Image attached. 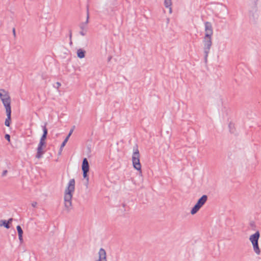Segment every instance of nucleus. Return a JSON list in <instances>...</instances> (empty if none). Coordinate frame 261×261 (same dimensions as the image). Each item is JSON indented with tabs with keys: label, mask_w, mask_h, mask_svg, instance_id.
Wrapping results in <instances>:
<instances>
[{
	"label": "nucleus",
	"mask_w": 261,
	"mask_h": 261,
	"mask_svg": "<svg viewBox=\"0 0 261 261\" xmlns=\"http://www.w3.org/2000/svg\"><path fill=\"white\" fill-rule=\"evenodd\" d=\"M204 31L205 35L203 38L202 42L203 44V49L204 55V62L206 63L208 56L212 46V36L213 34V27L210 22L205 21L204 22Z\"/></svg>",
	"instance_id": "f257e3e1"
},
{
	"label": "nucleus",
	"mask_w": 261,
	"mask_h": 261,
	"mask_svg": "<svg viewBox=\"0 0 261 261\" xmlns=\"http://www.w3.org/2000/svg\"><path fill=\"white\" fill-rule=\"evenodd\" d=\"M75 180L72 178L69 180L64 194V206L68 212L72 208V198L75 190Z\"/></svg>",
	"instance_id": "f03ea898"
},
{
	"label": "nucleus",
	"mask_w": 261,
	"mask_h": 261,
	"mask_svg": "<svg viewBox=\"0 0 261 261\" xmlns=\"http://www.w3.org/2000/svg\"><path fill=\"white\" fill-rule=\"evenodd\" d=\"M260 237V233L257 231L255 233L251 235L249 237V240L251 242L253 246V249L255 253L259 255L260 251L258 246V240Z\"/></svg>",
	"instance_id": "7ed1b4c3"
},
{
	"label": "nucleus",
	"mask_w": 261,
	"mask_h": 261,
	"mask_svg": "<svg viewBox=\"0 0 261 261\" xmlns=\"http://www.w3.org/2000/svg\"><path fill=\"white\" fill-rule=\"evenodd\" d=\"M132 162L133 167L138 171L141 170V165L140 162V153L139 150L136 146L134 148V152L132 155Z\"/></svg>",
	"instance_id": "20e7f679"
},
{
	"label": "nucleus",
	"mask_w": 261,
	"mask_h": 261,
	"mask_svg": "<svg viewBox=\"0 0 261 261\" xmlns=\"http://www.w3.org/2000/svg\"><path fill=\"white\" fill-rule=\"evenodd\" d=\"M0 98L6 109H10L11 99L9 92L4 89H0Z\"/></svg>",
	"instance_id": "39448f33"
},
{
	"label": "nucleus",
	"mask_w": 261,
	"mask_h": 261,
	"mask_svg": "<svg viewBox=\"0 0 261 261\" xmlns=\"http://www.w3.org/2000/svg\"><path fill=\"white\" fill-rule=\"evenodd\" d=\"M89 7L87 6V17H86V20L85 22H82L80 24V28L81 29V30H86L87 31V25L89 23Z\"/></svg>",
	"instance_id": "423d86ee"
},
{
	"label": "nucleus",
	"mask_w": 261,
	"mask_h": 261,
	"mask_svg": "<svg viewBox=\"0 0 261 261\" xmlns=\"http://www.w3.org/2000/svg\"><path fill=\"white\" fill-rule=\"evenodd\" d=\"M44 145L45 144H41L40 143H39V144L38 145L37 149V153L36 155V158L40 159V158H42L43 154L44 153V151H43V148H42L43 146H44Z\"/></svg>",
	"instance_id": "0eeeda50"
},
{
	"label": "nucleus",
	"mask_w": 261,
	"mask_h": 261,
	"mask_svg": "<svg viewBox=\"0 0 261 261\" xmlns=\"http://www.w3.org/2000/svg\"><path fill=\"white\" fill-rule=\"evenodd\" d=\"M99 259L97 261H107L106 252L104 249L100 248L99 251Z\"/></svg>",
	"instance_id": "6e6552de"
},
{
	"label": "nucleus",
	"mask_w": 261,
	"mask_h": 261,
	"mask_svg": "<svg viewBox=\"0 0 261 261\" xmlns=\"http://www.w3.org/2000/svg\"><path fill=\"white\" fill-rule=\"evenodd\" d=\"M207 199V196L206 195H203L201 197H200L196 204L198 205L199 206L201 207L206 202V200Z\"/></svg>",
	"instance_id": "1a4fd4ad"
},
{
	"label": "nucleus",
	"mask_w": 261,
	"mask_h": 261,
	"mask_svg": "<svg viewBox=\"0 0 261 261\" xmlns=\"http://www.w3.org/2000/svg\"><path fill=\"white\" fill-rule=\"evenodd\" d=\"M6 114H7V118L5 122V124L7 126H10V121L11 120V109H6Z\"/></svg>",
	"instance_id": "9d476101"
},
{
	"label": "nucleus",
	"mask_w": 261,
	"mask_h": 261,
	"mask_svg": "<svg viewBox=\"0 0 261 261\" xmlns=\"http://www.w3.org/2000/svg\"><path fill=\"white\" fill-rule=\"evenodd\" d=\"M82 171H89V165L88 162V160L86 158H84L83 161L82 166Z\"/></svg>",
	"instance_id": "9b49d317"
},
{
	"label": "nucleus",
	"mask_w": 261,
	"mask_h": 261,
	"mask_svg": "<svg viewBox=\"0 0 261 261\" xmlns=\"http://www.w3.org/2000/svg\"><path fill=\"white\" fill-rule=\"evenodd\" d=\"M164 5L165 6L169 9V13H172V1L171 0H164Z\"/></svg>",
	"instance_id": "f8f14e48"
},
{
	"label": "nucleus",
	"mask_w": 261,
	"mask_h": 261,
	"mask_svg": "<svg viewBox=\"0 0 261 261\" xmlns=\"http://www.w3.org/2000/svg\"><path fill=\"white\" fill-rule=\"evenodd\" d=\"M85 53L86 52L85 50L81 48H80L77 50V56L79 58L82 59L85 57Z\"/></svg>",
	"instance_id": "ddd939ff"
},
{
	"label": "nucleus",
	"mask_w": 261,
	"mask_h": 261,
	"mask_svg": "<svg viewBox=\"0 0 261 261\" xmlns=\"http://www.w3.org/2000/svg\"><path fill=\"white\" fill-rule=\"evenodd\" d=\"M201 207L198 205L195 204L191 211V213L192 215L196 214Z\"/></svg>",
	"instance_id": "4468645a"
},
{
	"label": "nucleus",
	"mask_w": 261,
	"mask_h": 261,
	"mask_svg": "<svg viewBox=\"0 0 261 261\" xmlns=\"http://www.w3.org/2000/svg\"><path fill=\"white\" fill-rule=\"evenodd\" d=\"M12 220V218H10L8 222H7L6 220H3V221H2V222H3V225H4V226L5 227H6V228H9L10 226L9 224V222L10 221H11Z\"/></svg>",
	"instance_id": "2eb2a0df"
},
{
	"label": "nucleus",
	"mask_w": 261,
	"mask_h": 261,
	"mask_svg": "<svg viewBox=\"0 0 261 261\" xmlns=\"http://www.w3.org/2000/svg\"><path fill=\"white\" fill-rule=\"evenodd\" d=\"M46 137H47L46 135H42V136H41V139L40 140L39 143H40L41 144H45V140L46 139Z\"/></svg>",
	"instance_id": "dca6fc26"
},
{
	"label": "nucleus",
	"mask_w": 261,
	"mask_h": 261,
	"mask_svg": "<svg viewBox=\"0 0 261 261\" xmlns=\"http://www.w3.org/2000/svg\"><path fill=\"white\" fill-rule=\"evenodd\" d=\"M46 123L45 124L44 126H42V130H43V135H47V129L46 127Z\"/></svg>",
	"instance_id": "f3484780"
},
{
	"label": "nucleus",
	"mask_w": 261,
	"mask_h": 261,
	"mask_svg": "<svg viewBox=\"0 0 261 261\" xmlns=\"http://www.w3.org/2000/svg\"><path fill=\"white\" fill-rule=\"evenodd\" d=\"M16 228H17V230L18 231V235L23 234V230H22L21 227H20V226H19V225L17 226Z\"/></svg>",
	"instance_id": "a211bd4d"
},
{
	"label": "nucleus",
	"mask_w": 261,
	"mask_h": 261,
	"mask_svg": "<svg viewBox=\"0 0 261 261\" xmlns=\"http://www.w3.org/2000/svg\"><path fill=\"white\" fill-rule=\"evenodd\" d=\"M89 172V171H83V177L84 178H86L87 182L89 181V177L88 176L87 173Z\"/></svg>",
	"instance_id": "6ab92c4d"
},
{
	"label": "nucleus",
	"mask_w": 261,
	"mask_h": 261,
	"mask_svg": "<svg viewBox=\"0 0 261 261\" xmlns=\"http://www.w3.org/2000/svg\"><path fill=\"white\" fill-rule=\"evenodd\" d=\"M68 137H66L65 140H64V141L62 142L61 145V147H60V150H62V148L64 147V146L65 145L66 143H67V142L68 141Z\"/></svg>",
	"instance_id": "aec40b11"
},
{
	"label": "nucleus",
	"mask_w": 261,
	"mask_h": 261,
	"mask_svg": "<svg viewBox=\"0 0 261 261\" xmlns=\"http://www.w3.org/2000/svg\"><path fill=\"white\" fill-rule=\"evenodd\" d=\"M86 32L87 31L86 30H82L80 32V34L83 36H84L86 35Z\"/></svg>",
	"instance_id": "412c9836"
},
{
	"label": "nucleus",
	"mask_w": 261,
	"mask_h": 261,
	"mask_svg": "<svg viewBox=\"0 0 261 261\" xmlns=\"http://www.w3.org/2000/svg\"><path fill=\"white\" fill-rule=\"evenodd\" d=\"M5 137L8 141H10V136L9 134H6Z\"/></svg>",
	"instance_id": "4be33fe9"
},
{
	"label": "nucleus",
	"mask_w": 261,
	"mask_h": 261,
	"mask_svg": "<svg viewBox=\"0 0 261 261\" xmlns=\"http://www.w3.org/2000/svg\"><path fill=\"white\" fill-rule=\"evenodd\" d=\"M8 171L7 170H4L2 172V176H5L6 175Z\"/></svg>",
	"instance_id": "5701e85b"
},
{
	"label": "nucleus",
	"mask_w": 261,
	"mask_h": 261,
	"mask_svg": "<svg viewBox=\"0 0 261 261\" xmlns=\"http://www.w3.org/2000/svg\"><path fill=\"white\" fill-rule=\"evenodd\" d=\"M18 238L20 242H22L23 239H22V234H19L18 235Z\"/></svg>",
	"instance_id": "b1692460"
},
{
	"label": "nucleus",
	"mask_w": 261,
	"mask_h": 261,
	"mask_svg": "<svg viewBox=\"0 0 261 261\" xmlns=\"http://www.w3.org/2000/svg\"><path fill=\"white\" fill-rule=\"evenodd\" d=\"M57 86L56 87L57 88H59V87L61 86V84L60 83L57 82L56 83Z\"/></svg>",
	"instance_id": "393cba45"
},
{
	"label": "nucleus",
	"mask_w": 261,
	"mask_h": 261,
	"mask_svg": "<svg viewBox=\"0 0 261 261\" xmlns=\"http://www.w3.org/2000/svg\"><path fill=\"white\" fill-rule=\"evenodd\" d=\"M73 132V129H71L70 130L68 136L66 137H68V139H69V138L70 137V135H71V134Z\"/></svg>",
	"instance_id": "a878e982"
},
{
	"label": "nucleus",
	"mask_w": 261,
	"mask_h": 261,
	"mask_svg": "<svg viewBox=\"0 0 261 261\" xmlns=\"http://www.w3.org/2000/svg\"><path fill=\"white\" fill-rule=\"evenodd\" d=\"M37 204V203L36 202H33L32 203V206L34 207H36V205Z\"/></svg>",
	"instance_id": "bb28decb"
},
{
	"label": "nucleus",
	"mask_w": 261,
	"mask_h": 261,
	"mask_svg": "<svg viewBox=\"0 0 261 261\" xmlns=\"http://www.w3.org/2000/svg\"><path fill=\"white\" fill-rule=\"evenodd\" d=\"M13 35H14V36H15V29H13Z\"/></svg>",
	"instance_id": "cd10ccee"
},
{
	"label": "nucleus",
	"mask_w": 261,
	"mask_h": 261,
	"mask_svg": "<svg viewBox=\"0 0 261 261\" xmlns=\"http://www.w3.org/2000/svg\"><path fill=\"white\" fill-rule=\"evenodd\" d=\"M111 59V57H109L108 59V61H110Z\"/></svg>",
	"instance_id": "c85d7f7f"
},
{
	"label": "nucleus",
	"mask_w": 261,
	"mask_h": 261,
	"mask_svg": "<svg viewBox=\"0 0 261 261\" xmlns=\"http://www.w3.org/2000/svg\"><path fill=\"white\" fill-rule=\"evenodd\" d=\"M70 38H71V32H70Z\"/></svg>",
	"instance_id": "c756f323"
}]
</instances>
